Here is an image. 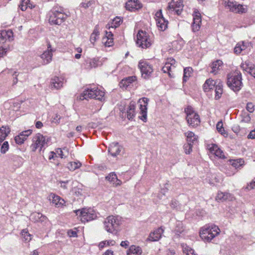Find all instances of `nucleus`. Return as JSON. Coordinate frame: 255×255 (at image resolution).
I'll list each match as a JSON object with an SVG mask.
<instances>
[{"label":"nucleus","mask_w":255,"mask_h":255,"mask_svg":"<svg viewBox=\"0 0 255 255\" xmlns=\"http://www.w3.org/2000/svg\"><path fill=\"white\" fill-rule=\"evenodd\" d=\"M234 199V196L228 192H222L219 191L218 192L215 200L217 202H224L226 201H232Z\"/></svg>","instance_id":"393cba45"},{"label":"nucleus","mask_w":255,"mask_h":255,"mask_svg":"<svg viewBox=\"0 0 255 255\" xmlns=\"http://www.w3.org/2000/svg\"><path fill=\"white\" fill-rule=\"evenodd\" d=\"M122 149V146L118 142H114L110 144L108 151L112 156L116 157L120 154Z\"/></svg>","instance_id":"4be33fe9"},{"label":"nucleus","mask_w":255,"mask_h":255,"mask_svg":"<svg viewBox=\"0 0 255 255\" xmlns=\"http://www.w3.org/2000/svg\"><path fill=\"white\" fill-rule=\"evenodd\" d=\"M32 132L30 130H25L21 132L19 134L22 135L23 139L25 140L27 137L31 134Z\"/></svg>","instance_id":"5fc2aeb1"},{"label":"nucleus","mask_w":255,"mask_h":255,"mask_svg":"<svg viewBox=\"0 0 255 255\" xmlns=\"http://www.w3.org/2000/svg\"><path fill=\"white\" fill-rule=\"evenodd\" d=\"M141 7L142 4L138 0H130L126 4V9L130 11L140 9Z\"/></svg>","instance_id":"bb28decb"},{"label":"nucleus","mask_w":255,"mask_h":255,"mask_svg":"<svg viewBox=\"0 0 255 255\" xmlns=\"http://www.w3.org/2000/svg\"><path fill=\"white\" fill-rule=\"evenodd\" d=\"M21 236L25 242H29L32 238L31 235L28 232L26 229H24L21 231Z\"/></svg>","instance_id":"de8ad7c7"},{"label":"nucleus","mask_w":255,"mask_h":255,"mask_svg":"<svg viewBox=\"0 0 255 255\" xmlns=\"http://www.w3.org/2000/svg\"><path fill=\"white\" fill-rule=\"evenodd\" d=\"M53 50L51 45L48 44L47 49L40 55L42 63L44 65L49 63L52 61Z\"/></svg>","instance_id":"6ab92c4d"},{"label":"nucleus","mask_w":255,"mask_h":255,"mask_svg":"<svg viewBox=\"0 0 255 255\" xmlns=\"http://www.w3.org/2000/svg\"><path fill=\"white\" fill-rule=\"evenodd\" d=\"M102 43L107 47H110L113 45L114 38L112 31H106L105 36L102 38Z\"/></svg>","instance_id":"cd10ccee"},{"label":"nucleus","mask_w":255,"mask_h":255,"mask_svg":"<svg viewBox=\"0 0 255 255\" xmlns=\"http://www.w3.org/2000/svg\"><path fill=\"white\" fill-rule=\"evenodd\" d=\"M163 230L159 228L149 234L148 240L150 241L155 242L158 241L161 237Z\"/></svg>","instance_id":"c85d7f7f"},{"label":"nucleus","mask_w":255,"mask_h":255,"mask_svg":"<svg viewBox=\"0 0 255 255\" xmlns=\"http://www.w3.org/2000/svg\"><path fill=\"white\" fill-rule=\"evenodd\" d=\"M138 68L140 70L141 76L144 79H147L150 77L153 72V68L147 61L140 60L138 63Z\"/></svg>","instance_id":"9b49d317"},{"label":"nucleus","mask_w":255,"mask_h":255,"mask_svg":"<svg viewBox=\"0 0 255 255\" xmlns=\"http://www.w3.org/2000/svg\"><path fill=\"white\" fill-rule=\"evenodd\" d=\"M22 137V135H20L19 134L18 135H16L15 138H14V140L15 141V142L17 143V144H22L24 141H25L23 138H22L23 137Z\"/></svg>","instance_id":"4d7b16f0"},{"label":"nucleus","mask_w":255,"mask_h":255,"mask_svg":"<svg viewBox=\"0 0 255 255\" xmlns=\"http://www.w3.org/2000/svg\"><path fill=\"white\" fill-rule=\"evenodd\" d=\"M32 141L33 143L31 145V148L33 151H35L38 148H39L40 150H41L42 148L47 143L45 137L40 133L36 134L33 137Z\"/></svg>","instance_id":"f8f14e48"},{"label":"nucleus","mask_w":255,"mask_h":255,"mask_svg":"<svg viewBox=\"0 0 255 255\" xmlns=\"http://www.w3.org/2000/svg\"><path fill=\"white\" fill-rule=\"evenodd\" d=\"M148 99L147 98H143L138 101L139 103V116L140 119L143 122H146L147 120V107L148 105Z\"/></svg>","instance_id":"4468645a"},{"label":"nucleus","mask_w":255,"mask_h":255,"mask_svg":"<svg viewBox=\"0 0 255 255\" xmlns=\"http://www.w3.org/2000/svg\"><path fill=\"white\" fill-rule=\"evenodd\" d=\"M23 162V159L21 157L17 155H12L10 160V164L15 168H17L21 166Z\"/></svg>","instance_id":"c9c22d12"},{"label":"nucleus","mask_w":255,"mask_h":255,"mask_svg":"<svg viewBox=\"0 0 255 255\" xmlns=\"http://www.w3.org/2000/svg\"><path fill=\"white\" fill-rule=\"evenodd\" d=\"M69 182V180H66L65 181H58V184L59 185L60 187L64 189H67L68 188L67 185Z\"/></svg>","instance_id":"6e6d98bb"},{"label":"nucleus","mask_w":255,"mask_h":255,"mask_svg":"<svg viewBox=\"0 0 255 255\" xmlns=\"http://www.w3.org/2000/svg\"><path fill=\"white\" fill-rule=\"evenodd\" d=\"M177 205H178V202L176 200H172L170 203V206L172 208H176L177 206Z\"/></svg>","instance_id":"338daca9"},{"label":"nucleus","mask_w":255,"mask_h":255,"mask_svg":"<svg viewBox=\"0 0 255 255\" xmlns=\"http://www.w3.org/2000/svg\"><path fill=\"white\" fill-rule=\"evenodd\" d=\"M208 149L210 152L216 156L224 159L226 158L223 151L216 144H211L208 145Z\"/></svg>","instance_id":"5701e85b"},{"label":"nucleus","mask_w":255,"mask_h":255,"mask_svg":"<svg viewBox=\"0 0 255 255\" xmlns=\"http://www.w3.org/2000/svg\"><path fill=\"white\" fill-rule=\"evenodd\" d=\"M68 234L70 237H75L77 236V233L75 231L70 230L68 232Z\"/></svg>","instance_id":"774afa93"},{"label":"nucleus","mask_w":255,"mask_h":255,"mask_svg":"<svg viewBox=\"0 0 255 255\" xmlns=\"http://www.w3.org/2000/svg\"><path fill=\"white\" fill-rule=\"evenodd\" d=\"M43 217L42 215L39 213H33L30 216V220L33 222H38L40 221V218Z\"/></svg>","instance_id":"09e8293b"},{"label":"nucleus","mask_w":255,"mask_h":255,"mask_svg":"<svg viewBox=\"0 0 255 255\" xmlns=\"http://www.w3.org/2000/svg\"><path fill=\"white\" fill-rule=\"evenodd\" d=\"M63 80L58 77H54L51 80V88L52 89H59L63 86Z\"/></svg>","instance_id":"c756f323"},{"label":"nucleus","mask_w":255,"mask_h":255,"mask_svg":"<svg viewBox=\"0 0 255 255\" xmlns=\"http://www.w3.org/2000/svg\"><path fill=\"white\" fill-rule=\"evenodd\" d=\"M99 35V32L97 29H95L90 36V41L92 43H94Z\"/></svg>","instance_id":"603ef678"},{"label":"nucleus","mask_w":255,"mask_h":255,"mask_svg":"<svg viewBox=\"0 0 255 255\" xmlns=\"http://www.w3.org/2000/svg\"><path fill=\"white\" fill-rule=\"evenodd\" d=\"M223 62L221 60H217L213 62L210 65L211 70L210 73L215 75L217 74L222 68Z\"/></svg>","instance_id":"2f4dec72"},{"label":"nucleus","mask_w":255,"mask_h":255,"mask_svg":"<svg viewBox=\"0 0 255 255\" xmlns=\"http://www.w3.org/2000/svg\"><path fill=\"white\" fill-rule=\"evenodd\" d=\"M182 251L186 255H197L195 251L186 244H182Z\"/></svg>","instance_id":"58836bf2"},{"label":"nucleus","mask_w":255,"mask_h":255,"mask_svg":"<svg viewBox=\"0 0 255 255\" xmlns=\"http://www.w3.org/2000/svg\"><path fill=\"white\" fill-rule=\"evenodd\" d=\"M217 131L224 137H227L228 133L225 130L223 127V124L222 121L218 122L216 125Z\"/></svg>","instance_id":"a19ab883"},{"label":"nucleus","mask_w":255,"mask_h":255,"mask_svg":"<svg viewBox=\"0 0 255 255\" xmlns=\"http://www.w3.org/2000/svg\"><path fill=\"white\" fill-rule=\"evenodd\" d=\"M19 7L22 11L25 10L28 7L31 9L34 7L35 6L33 5L30 2V0H22Z\"/></svg>","instance_id":"ea45409f"},{"label":"nucleus","mask_w":255,"mask_h":255,"mask_svg":"<svg viewBox=\"0 0 255 255\" xmlns=\"http://www.w3.org/2000/svg\"><path fill=\"white\" fill-rule=\"evenodd\" d=\"M105 93L103 91L97 88L88 89L82 93L80 99H87L88 98L95 99L100 101L104 100Z\"/></svg>","instance_id":"0eeeda50"},{"label":"nucleus","mask_w":255,"mask_h":255,"mask_svg":"<svg viewBox=\"0 0 255 255\" xmlns=\"http://www.w3.org/2000/svg\"><path fill=\"white\" fill-rule=\"evenodd\" d=\"M224 5L230 11L238 13H245L247 11V6L238 4L234 0H223Z\"/></svg>","instance_id":"9d476101"},{"label":"nucleus","mask_w":255,"mask_h":255,"mask_svg":"<svg viewBox=\"0 0 255 255\" xmlns=\"http://www.w3.org/2000/svg\"><path fill=\"white\" fill-rule=\"evenodd\" d=\"M13 40V33L11 29L3 30L0 32V42L4 43Z\"/></svg>","instance_id":"aec40b11"},{"label":"nucleus","mask_w":255,"mask_h":255,"mask_svg":"<svg viewBox=\"0 0 255 255\" xmlns=\"http://www.w3.org/2000/svg\"><path fill=\"white\" fill-rule=\"evenodd\" d=\"M121 21L122 19L120 17H116L113 19L111 23H109L107 25L106 27L109 29H111V28H116L120 25Z\"/></svg>","instance_id":"4c0bfd02"},{"label":"nucleus","mask_w":255,"mask_h":255,"mask_svg":"<svg viewBox=\"0 0 255 255\" xmlns=\"http://www.w3.org/2000/svg\"><path fill=\"white\" fill-rule=\"evenodd\" d=\"M154 18L159 30L161 31L165 30L167 27L168 21L163 17L161 9L155 13Z\"/></svg>","instance_id":"2eb2a0df"},{"label":"nucleus","mask_w":255,"mask_h":255,"mask_svg":"<svg viewBox=\"0 0 255 255\" xmlns=\"http://www.w3.org/2000/svg\"><path fill=\"white\" fill-rule=\"evenodd\" d=\"M106 178L115 187L120 186L122 183V182L118 179L117 175L113 172L109 174Z\"/></svg>","instance_id":"7c9ffc66"},{"label":"nucleus","mask_w":255,"mask_h":255,"mask_svg":"<svg viewBox=\"0 0 255 255\" xmlns=\"http://www.w3.org/2000/svg\"><path fill=\"white\" fill-rule=\"evenodd\" d=\"M252 47L251 42L244 41L238 43L234 48V53L237 55L240 54L242 51L248 52Z\"/></svg>","instance_id":"f3484780"},{"label":"nucleus","mask_w":255,"mask_h":255,"mask_svg":"<svg viewBox=\"0 0 255 255\" xmlns=\"http://www.w3.org/2000/svg\"><path fill=\"white\" fill-rule=\"evenodd\" d=\"M135 104L134 102H131L128 106L127 113L128 119H132L135 115Z\"/></svg>","instance_id":"72a5a7b5"},{"label":"nucleus","mask_w":255,"mask_h":255,"mask_svg":"<svg viewBox=\"0 0 255 255\" xmlns=\"http://www.w3.org/2000/svg\"><path fill=\"white\" fill-rule=\"evenodd\" d=\"M136 44L139 47L146 48L150 47L152 43V40L149 35L142 30L138 31L136 35Z\"/></svg>","instance_id":"1a4fd4ad"},{"label":"nucleus","mask_w":255,"mask_h":255,"mask_svg":"<svg viewBox=\"0 0 255 255\" xmlns=\"http://www.w3.org/2000/svg\"><path fill=\"white\" fill-rule=\"evenodd\" d=\"M56 154H58L61 158L64 157V154L61 148H58L56 150Z\"/></svg>","instance_id":"680f3d73"},{"label":"nucleus","mask_w":255,"mask_h":255,"mask_svg":"<svg viewBox=\"0 0 255 255\" xmlns=\"http://www.w3.org/2000/svg\"><path fill=\"white\" fill-rule=\"evenodd\" d=\"M241 72L238 70L228 75L227 85L234 92L239 91L243 86Z\"/></svg>","instance_id":"20e7f679"},{"label":"nucleus","mask_w":255,"mask_h":255,"mask_svg":"<svg viewBox=\"0 0 255 255\" xmlns=\"http://www.w3.org/2000/svg\"><path fill=\"white\" fill-rule=\"evenodd\" d=\"M57 156H56V153L54 151H50L49 153V155H48V159L49 160H51V159H54L55 157H56Z\"/></svg>","instance_id":"e2e57ef3"},{"label":"nucleus","mask_w":255,"mask_h":255,"mask_svg":"<svg viewBox=\"0 0 255 255\" xmlns=\"http://www.w3.org/2000/svg\"><path fill=\"white\" fill-rule=\"evenodd\" d=\"M103 63V60L100 59L99 57L89 58L86 61L87 68L89 69L101 66Z\"/></svg>","instance_id":"412c9836"},{"label":"nucleus","mask_w":255,"mask_h":255,"mask_svg":"<svg viewBox=\"0 0 255 255\" xmlns=\"http://www.w3.org/2000/svg\"><path fill=\"white\" fill-rule=\"evenodd\" d=\"M184 148L186 154H190L192 150V145L191 143H187L184 145Z\"/></svg>","instance_id":"13d9d810"},{"label":"nucleus","mask_w":255,"mask_h":255,"mask_svg":"<svg viewBox=\"0 0 255 255\" xmlns=\"http://www.w3.org/2000/svg\"><path fill=\"white\" fill-rule=\"evenodd\" d=\"M223 83L219 80H213L211 78L207 79L203 86L205 92H209L215 89L216 100L219 99L223 94Z\"/></svg>","instance_id":"7ed1b4c3"},{"label":"nucleus","mask_w":255,"mask_h":255,"mask_svg":"<svg viewBox=\"0 0 255 255\" xmlns=\"http://www.w3.org/2000/svg\"><path fill=\"white\" fill-rule=\"evenodd\" d=\"M63 8L55 6L49 12V21L51 24L60 25L66 19Z\"/></svg>","instance_id":"39448f33"},{"label":"nucleus","mask_w":255,"mask_h":255,"mask_svg":"<svg viewBox=\"0 0 255 255\" xmlns=\"http://www.w3.org/2000/svg\"><path fill=\"white\" fill-rule=\"evenodd\" d=\"M219 228L214 224L205 225L200 228L199 236L205 243H210L220 233Z\"/></svg>","instance_id":"f03ea898"},{"label":"nucleus","mask_w":255,"mask_h":255,"mask_svg":"<svg viewBox=\"0 0 255 255\" xmlns=\"http://www.w3.org/2000/svg\"><path fill=\"white\" fill-rule=\"evenodd\" d=\"M9 149V144L6 141H4L0 147V152L2 154L5 153Z\"/></svg>","instance_id":"3c124183"},{"label":"nucleus","mask_w":255,"mask_h":255,"mask_svg":"<svg viewBox=\"0 0 255 255\" xmlns=\"http://www.w3.org/2000/svg\"><path fill=\"white\" fill-rule=\"evenodd\" d=\"M193 22L192 24V29L193 32L199 31L201 27L202 21L201 13L195 9L193 12Z\"/></svg>","instance_id":"a211bd4d"},{"label":"nucleus","mask_w":255,"mask_h":255,"mask_svg":"<svg viewBox=\"0 0 255 255\" xmlns=\"http://www.w3.org/2000/svg\"><path fill=\"white\" fill-rule=\"evenodd\" d=\"M176 66V61L171 58H168L165 65L162 67L164 73H167L170 77H173V71Z\"/></svg>","instance_id":"dca6fc26"},{"label":"nucleus","mask_w":255,"mask_h":255,"mask_svg":"<svg viewBox=\"0 0 255 255\" xmlns=\"http://www.w3.org/2000/svg\"><path fill=\"white\" fill-rule=\"evenodd\" d=\"M185 230V227L182 222L180 221H177L176 223V227L175 229V232L176 234L179 235L183 233Z\"/></svg>","instance_id":"37998d69"},{"label":"nucleus","mask_w":255,"mask_h":255,"mask_svg":"<svg viewBox=\"0 0 255 255\" xmlns=\"http://www.w3.org/2000/svg\"><path fill=\"white\" fill-rule=\"evenodd\" d=\"M248 138L250 139H255V130L251 131L248 135Z\"/></svg>","instance_id":"0e129e2a"},{"label":"nucleus","mask_w":255,"mask_h":255,"mask_svg":"<svg viewBox=\"0 0 255 255\" xmlns=\"http://www.w3.org/2000/svg\"><path fill=\"white\" fill-rule=\"evenodd\" d=\"M142 250L139 246H131L127 251V255H141Z\"/></svg>","instance_id":"f704fd0d"},{"label":"nucleus","mask_w":255,"mask_h":255,"mask_svg":"<svg viewBox=\"0 0 255 255\" xmlns=\"http://www.w3.org/2000/svg\"><path fill=\"white\" fill-rule=\"evenodd\" d=\"M48 199L56 207L62 206L65 204L64 199L54 193H51L48 196Z\"/></svg>","instance_id":"a878e982"},{"label":"nucleus","mask_w":255,"mask_h":255,"mask_svg":"<svg viewBox=\"0 0 255 255\" xmlns=\"http://www.w3.org/2000/svg\"><path fill=\"white\" fill-rule=\"evenodd\" d=\"M241 123H250L251 120V118L249 114L246 111H242L241 114Z\"/></svg>","instance_id":"c03bdc74"},{"label":"nucleus","mask_w":255,"mask_h":255,"mask_svg":"<svg viewBox=\"0 0 255 255\" xmlns=\"http://www.w3.org/2000/svg\"><path fill=\"white\" fill-rule=\"evenodd\" d=\"M185 135L186 137V140L188 143L192 144L197 140V136L192 131H189L185 132Z\"/></svg>","instance_id":"e433bc0d"},{"label":"nucleus","mask_w":255,"mask_h":255,"mask_svg":"<svg viewBox=\"0 0 255 255\" xmlns=\"http://www.w3.org/2000/svg\"><path fill=\"white\" fill-rule=\"evenodd\" d=\"M246 109L249 112L252 113L255 110L254 105L252 103H248L246 106Z\"/></svg>","instance_id":"bf43d9fd"},{"label":"nucleus","mask_w":255,"mask_h":255,"mask_svg":"<svg viewBox=\"0 0 255 255\" xmlns=\"http://www.w3.org/2000/svg\"><path fill=\"white\" fill-rule=\"evenodd\" d=\"M230 162L232 166L235 167V168H239L244 163V161L242 159L231 160Z\"/></svg>","instance_id":"8fccbe9b"},{"label":"nucleus","mask_w":255,"mask_h":255,"mask_svg":"<svg viewBox=\"0 0 255 255\" xmlns=\"http://www.w3.org/2000/svg\"><path fill=\"white\" fill-rule=\"evenodd\" d=\"M94 3V0H89L87 2H82L80 4V6L81 7H83L85 9H86L91 6L92 4Z\"/></svg>","instance_id":"864d4df0"},{"label":"nucleus","mask_w":255,"mask_h":255,"mask_svg":"<svg viewBox=\"0 0 255 255\" xmlns=\"http://www.w3.org/2000/svg\"><path fill=\"white\" fill-rule=\"evenodd\" d=\"M186 114V119L189 126L194 127L200 123L199 116L196 113L191 106H188L185 109Z\"/></svg>","instance_id":"6e6552de"},{"label":"nucleus","mask_w":255,"mask_h":255,"mask_svg":"<svg viewBox=\"0 0 255 255\" xmlns=\"http://www.w3.org/2000/svg\"><path fill=\"white\" fill-rule=\"evenodd\" d=\"M7 51L5 49L0 47V58L3 57L6 53Z\"/></svg>","instance_id":"69168bd1"},{"label":"nucleus","mask_w":255,"mask_h":255,"mask_svg":"<svg viewBox=\"0 0 255 255\" xmlns=\"http://www.w3.org/2000/svg\"><path fill=\"white\" fill-rule=\"evenodd\" d=\"M81 165V163L78 161L70 162L68 164L67 167L70 170L74 171L80 168Z\"/></svg>","instance_id":"a18cd8bd"},{"label":"nucleus","mask_w":255,"mask_h":255,"mask_svg":"<svg viewBox=\"0 0 255 255\" xmlns=\"http://www.w3.org/2000/svg\"><path fill=\"white\" fill-rule=\"evenodd\" d=\"M254 188H255V178L246 187V189L249 190Z\"/></svg>","instance_id":"052dcab7"},{"label":"nucleus","mask_w":255,"mask_h":255,"mask_svg":"<svg viewBox=\"0 0 255 255\" xmlns=\"http://www.w3.org/2000/svg\"><path fill=\"white\" fill-rule=\"evenodd\" d=\"M123 218L118 215H111L107 217L104 222V229L109 233L118 235L121 230Z\"/></svg>","instance_id":"f257e3e1"},{"label":"nucleus","mask_w":255,"mask_h":255,"mask_svg":"<svg viewBox=\"0 0 255 255\" xmlns=\"http://www.w3.org/2000/svg\"><path fill=\"white\" fill-rule=\"evenodd\" d=\"M74 212L80 218L81 221L84 223L93 220L97 217V212L91 208H83L75 210Z\"/></svg>","instance_id":"423d86ee"},{"label":"nucleus","mask_w":255,"mask_h":255,"mask_svg":"<svg viewBox=\"0 0 255 255\" xmlns=\"http://www.w3.org/2000/svg\"><path fill=\"white\" fill-rule=\"evenodd\" d=\"M136 80V77L131 76L125 78L121 81L120 83V87L123 88L127 89Z\"/></svg>","instance_id":"473e14b6"},{"label":"nucleus","mask_w":255,"mask_h":255,"mask_svg":"<svg viewBox=\"0 0 255 255\" xmlns=\"http://www.w3.org/2000/svg\"><path fill=\"white\" fill-rule=\"evenodd\" d=\"M192 69L191 67H186L184 69L183 82H186L187 79L191 76Z\"/></svg>","instance_id":"49530a36"},{"label":"nucleus","mask_w":255,"mask_h":255,"mask_svg":"<svg viewBox=\"0 0 255 255\" xmlns=\"http://www.w3.org/2000/svg\"><path fill=\"white\" fill-rule=\"evenodd\" d=\"M116 242L113 240H110L108 241H104L100 242L99 244V248L100 249H102L106 247L114 246Z\"/></svg>","instance_id":"79ce46f5"},{"label":"nucleus","mask_w":255,"mask_h":255,"mask_svg":"<svg viewBox=\"0 0 255 255\" xmlns=\"http://www.w3.org/2000/svg\"><path fill=\"white\" fill-rule=\"evenodd\" d=\"M183 7L182 0H172L169 3L168 10L169 13H176L177 15L181 14Z\"/></svg>","instance_id":"ddd939ff"},{"label":"nucleus","mask_w":255,"mask_h":255,"mask_svg":"<svg viewBox=\"0 0 255 255\" xmlns=\"http://www.w3.org/2000/svg\"><path fill=\"white\" fill-rule=\"evenodd\" d=\"M241 67L243 70L255 78V65L254 64L249 61H245L241 64Z\"/></svg>","instance_id":"b1692460"}]
</instances>
